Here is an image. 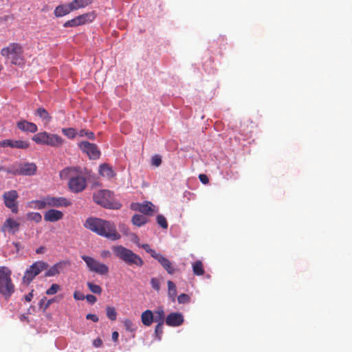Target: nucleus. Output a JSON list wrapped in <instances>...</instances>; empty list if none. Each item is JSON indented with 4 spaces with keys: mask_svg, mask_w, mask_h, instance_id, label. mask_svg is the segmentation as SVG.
I'll use <instances>...</instances> for the list:
<instances>
[{
    "mask_svg": "<svg viewBox=\"0 0 352 352\" xmlns=\"http://www.w3.org/2000/svg\"><path fill=\"white\" fill-rule=\"evenodd\" d=\"M164 323H157L155 329V334L156 338L160 340L163 334V326Z\"/></svg>",
    "mask_w": 352,
    "mask_h": 352,
    "instance_id": "nucleus-41",
    "label": "nucleus"
},
{
    "mask_svg": "<svg viewBox=\"0 0 352 352\" xmlns=\"http://www.w3.org/2000/svg\"><path fill=\"white\" fill-rule=\"evenodd\" d=\"M177 301L179 304H186L190 302V297L186 294H182L177 296Z\"/></svg>",
    "mask_w": 352,
    "mask_h": 352,
    "instance_id": "nucleus-43",
    "label": "nucleus"
},
{
    "mask_svg": "<svg viewBox=\"0 0 352 352\" xmlns=\"http://www.w3.org/2000/svg\"><path fill=\"white\" fill-rule=\"evenodd\" d=\"M78 135L80 137L86 136L88 139L93 140L95 138L94 133L91 131H87L86 129H81L78 131Z\"/></svg>",
    "mask_w": 352,
    "mask_h": 352,
    "instance_id": "nucleus-39",
    "label": "nucleus"
},
{
    "mask_svg": "<svg viewBox=\"0 0 352 352\" xmlns=\"http://www.w3.org/2000/svg\"><path fill=\"white\" fill-rule=\"evenodd\" d=\"M70 4H62L58 6L54 10V15L56 17H62L72 12Z\"/></svg>",
    "mask_w": 352,
    "mask_h": 352,
    "instance_id": "nucleus-22",
    "label": "nucleus"
},
{
    "mask_svg": "<svg viewBox=\"0 0 352 352\" xmlns=\"http://www.w3.org/2000/svg\"><path fill=\"white\" fill-rule=\"evenodd\" d=\"M11 147L17 148H26L29 146V144L23 140H4L0 142V147Z\"/></svg>",
    "mask_w": 352,
    "mask_h": 352,
    "instance_id": "nucleus-16",
    "label": "nucleus"
},
{
    "mask_svg": "<svg viewBox=\"0 0 352 352\" xmlns=\"http://www.w3.org/2000/svg\"><path fill=\"white\" fill-rule=\"evenodd\" d=\"M45 248L43 246H41L36 250V254H43L45 252Z\"/></svg>",
    "mask_w": 352,
    "mask_h": 352,
    "instance_id": "nucleus-56",
    "label": "nucleus"
},
{
    "mask_svg": "<svg viewBox=\"0 0 352 352\" xmlns=\"http://www.w3.org/2000/svg\"><path fill=\"white\" fill-rule=\"evenodd\" d=\"M107 316L111 320H116L117 318V312L113 307L108 306L106 308Z\"/></svg>",
    "mask_w": 352,
    "mask_h": 352,
    "instance_id": "nucleus-36",
    "label": "nucleus"
},
{
    "mask_svg": "<svg viewBox=\"0 0 352 352\" xmlns=\"http://www.w3.org/2000/svg\"><path fill=\"white\" fill-rule=\"evenodd\" d=\"M153 205L151 202L146 204H133L131 208L134 210L139 211L144 214L151 215L153 212Z\"/></svg>",
    "mask_w": 352,
    "mask_h": 352,
    "instance_id": "nucleus-17",
    "label": "nucleus"
},
{
    "mask_svg": "<svg viewBox=\"0 0 352 352\" xmlns=\"http://www.w3.org/2000/svg\"><path fill=\"white\" fill-rule=\"evenodd\" d=\"M168 295L172 302H175L177 297V287L172 280H168Z\"/></svg>",
    "mask_w": 352,
    "mask_h": 352,
    "instance_id": "nucleus-27",
    "label": "nucleus"
},
{
    "mask_svg": "<svg viewBox=\"0 0 352 352\" xmlns=\"http://www.w3.org/2000/svg\"><path fill=\"white\" fill-rule=\"evenodd\" d=\"M199 180L201 181V182L204 184H207L209 183V179H208V177L205 174H200L199 175Z\"/></svg>",
    "mask_w": 352,
    "mask_h": 352,
    "instance_id": "nucleus-49",
    "label": "nucleus"
},
{
    "mask_svg": "<svg viewBox=\"0 0 352 352\" xmlns=\"http://www.w3.org/2000/svg\"><path fill=\"white\" fill-rule=\"evenodd\" d=\"M141 320L144 326L149 327L154 321V314L151 310H146L141 314Z\"/></svg>",
    "mask_w": 352,
    "mask_h": 352,
    "instance_id": "nucleus-23",
    "label": "nucleus"
},
{
    "mask_svg": "<svg viewBox=\"0 0 352 352\" xmlns=\"http://www.w3.org/2000/svg\"><path fill=\"white\" fill-rule=\"evenodd\" d=\"M86 318L87 320H92L94 322H97L99 320L98 317L96 314H88L86 316Z\"/></svg>",
    "mask_w": 352,
    "mask_h": 352,
    "instance_id": "nucleus-50",
    "label": "nucleus"
},
{
    "mask_svg": "<svg viewBox=\"0 0 352 352\" xmlns=\"http://www.w3.org/2000/svg\"><path fill=\"white\" fill-rule=\"evenodd\" d=\"M184 321V316L179 312H172L166 317L165 322L169 327L181 326Z\"/></svg>",
    "mask_w": 352,
    "mask_h": 352,
    "instance_id": "nucleus-11",
    "label": "nucleus"
},
{
    "mask_svg": "<svg viewBox=\"0 0 352 352\" xmlns=\"http://www.w3.org/2000/svg\"><path fill=\"white\" fill-rule=\"evenodd\" d=\"M90 16L91 15L89 13L79 15L71 20L66 21L63 26L65 28H69L84 25L87 21H91V19H89Z\"/></svg>",
    "mask_w": 352,
    "mask_h": 352,
    "instance_id": "nucleus-14",
    "label": "nucleus"
},
{
    "mask_svg": "<svg viewBox=\"0 0 352 352\" xmlns=\"http://www.w3.org/2000/svg\"><path fill=\"white\" fill-rule=\"evenodd\" d=\"M147 253H149L153 258H155L156 255L159 253H157L154 250L151 249L148 244L144 243L141 246Z\"/></svg>",
    "mask_w": 352,
    "mask_h": 352,
    "instance_id": "nucleus-45",
    "label": "nucleus"
},
{
    "mask_svg": "<svg viewBox=\"0 0 352 352\" xmlns=\"http://www.w3.org/2000/svg\"><path fill=\"white\" fill-rule=\"evenodd\" d=\"M82 259L85 262L89 270L100 275H107L109 273V267L93 257L83 255Z\"/></svg>",
    "mask_w": 352,
    "mask_h": 352,
    "instance_id": "nucleus-7",
    "label": "nucleus"
},
{
    "mask_svg": "<svg viewBox=\"0 0 352 352\" xmlns=\"http://www.w3.org/2000/svg\"><path fill=\"white\" fill-rule=\"evenodd\" d=\"M154 258L160 263L168 274H173L177 272V270L173 263L161 254L159 253Z\"/></svg>",
    "mask_w": 352,
    "mask_h": 352,
    "instance_id": "nucleus-15",
    "label": "nucleus"
},
{
    "mask_svg": "<svg viewBox=\"0 0 352 352\" xmlns=\"http://www.w3.org/2000/svg\"><path fill=\"white\" fill-rule=\"evenodd\" d=\"M93 345L95 347H100L102 345V340L98 338L93 341Z\"/></svg>",
    "mask_w": 352,
    "mask_h": 352,
    "instance_id": "nucleus-51",
    "label": "nucleus"
},
{
    "mask_svg": "<svg viewBox=\"0 0 352 352\" xmlns=\"http://www.w3.org/2000/svg\"><path fill=\"white\" fill-rule=\"evenodd\" d=\"M192 271L197 276H201L204 274L203 263L201 261H197L192 264Z\"/></svg>",
    "mask_w": 352,
    "mask_h": 352,
    "instance_id": "nucleus-31",
    "label": "nucleus"
},
{
    "mask_svg": "<svg viewBox=\"0 0 352 352\" xmlns=\"http://www.w3.org/2000/svg\"><path fill=\"white\" fill-rule=\"evenodd\" d=\"M93 199L95 203L107 208H113V194L109 190H100L93 195Z\"/></svg>",
    "mask_w": 352,
    "mask_h": 352,
    "instance_id": "nucleus-6",
    "label": "nucleus"
},
{
    "mask_svg": "<svg viewBox=\"0 0 352 352\" xmlns=\"http://www.w3.org/2000/svg\"><path fill=\"white\" fill-rule=\"evenodd\" d=\"M85 298L91 304H94L97 300L96 297L92 294H87Z\"/></svg>",
    "mask_w": 352,
    "mask_h": 352,
    "instance_id": "nucleus-48",
    "label": "nucleus"
},
{
    "mask_svg": "<svg viewBox=\"0 0 352 352\" xmlns=\"http://www.w3.org/2000/svg\"><path fill=\"white\" fill-rule=\"evenodd\" d=\"M17 127L22 131L35 133L37 131V126L33 123L26 120H22L17 122Z\"/></svg>",
    "mask_w": 352,
    "mask_h": 352,
    "instance_id": "nucleus-20",
    "label": "nucleus"
},
{
    "mask_svg": "<svg viewBox=\"0 0 352 352\" xmlns=\"http://www.w3.org/2000/svg\"><path fill=\"white\" fill-rule=\"evenodd\" d=\"M54 302V298L47 300L46 298H43L39 302V305L41 307L43 308L44 311H45L50 306V305L52 303H53Z\"/></svg>",
    "mask_w": 352,
    "mask_h": 352,
    "instance_id": "nucleus-40",
    "label": "nucleus"
},
{
    "mask_svg": "<svg viewBox=\"0 0 352 352\" xmlns=\"http://www.w3.org/2000/svg\"><path fill=\"white\" fill-rule=\"evenodd\" d=\"M131 221L133 225L140 227L148 222V219L142 214H135L133 216Z\"/></svg>",
    "mask_w": 352,
    "mask_h": 352,
    "instance_id": "nucleus-28",
    "label": "nucleus"
},
{
    "mask_svg": "<svg viewBox=\"0 0 352 352\" xmlns=\"http://www.w3.org/2000/svg\"><path fill=\"white\" fill-rule=\"evenodd\" d=\"M151 163L152 166L158 167L162 163V158L160 155H153L151 158Z\"/></svg>",
    "mask_w": 352,
    "mask_h": 352,
    "instance_id": "nucleus-46",
    "label": "nucleus"
},
{
    "mask_svg": "<svg viewBox=\"0 0 352 352\" xmlns=\"http://www.w3.org/2000/svg\"><path fill=\"white\" fill-rule=\"evenodd\" d=\"M60 290V286L58 284H52L50 287L47 289L46 294L47 295H54L56 294Z\"/></svg>",
    "mask_w": 352,
    "mask_h": 352,
    "instance_id": "nucleus-44",
    "label": "nucleus"
},
{
    "mask_svg": "<svg viewBox=\"0 0 352 352\" xmlns=\"http://www.w3.org/2000/svg\"><path fill=\"white\" fill-rule=\"evenodd\" d=\"M99 173L101 176L111 179L114 177L115 173L111 167L107 164H102L100 166Z\"/></svg>",
    "mask_w": 352,
    "mask_h": 352,
    "instance_id": "nucleus-24",
    "label": "nucleus"
},
{
    "mask_svg": "<svg viewBox=\"0 0 352 352\" xmlns=\"http://www.w3.org/2000/svg\"><path fill=\"white\" fill-rule=\"evenodd\" d=\"M96 156L97 155H89V159L90 160H96Z\"/></svg>",
    "mask_w": 352,
    "mask_h": 352,
    "instance_id": "nucleus-57",
    "label": "nucleus"
},
{
    "mask_svg": "<svg viewBox=\"0 0 352 352\" xmlns=\"http://www.w3.org/2000/svg\"><path fill=\"white\" fill-rule=\"evenodd\" d=\"M18 197L19 194L15 190L6 191L3 195V199L5 206L15 214L19 211L17 201Z\"/></svg>",
    "mask_w": 352,
    "mask_h": 352,
    "instance_id": "nucleus-8",
    "label": "nucleus"
},
{
    "mask_svg": "<svg viewBox=\"0 0 352 352\" xmlns=\"http://www.w3.org/2000/svg\"><path fill=\"white\" fill-rule=\"evenodd\" d=\"M112 250L116 256L129 265H135L142 267L144 263L140 256L122 245H113Z\"/></svg>",
    "mask_w": 352,
    "mask_h": 352,
    "instance_id": "nucleus-3",
    "label": "nucleus"
},
{
    "mask_svg": "<svg viewBox=\"0 0 352 352\" xmlns=\"http://www.w3.org/2000/svg\"><path fill=\"white\" fill-rule=\"evenodd\" d=\"M87 285L89 288V289L92 293L96 294H101L102 289L100 286L96 285L91 282L87 283Z\"/></svg>",
    "mask_w": 352,
    "mask_h": 352,
    "instance_id": "nucleus-35",
    "label": "nucleus"
},
{
    "mask_svg": "<svg viewBox=\"0 0 352 352\" xmlns=\"http://www.w3.org/2000/svg\"><path fill=\"white\" fill-rule=\"evenodd\" d=\"M36 276L33 273L32 270L29 267L25 272L23 277V282L26 285H29Z\"/></svg>",
    "mask_w": 352,
    "mask_h": 352,
    "instance_id": "nucleus-32",
    "label": "nucleus"
},
{
    "mask_svg": "<svg viewBox=\"0 0 352 352\" xmlns=\"http://www.w3.org/2000/svg\"><path fill=\"white\" fill-rule=\"evenodd\" d=\"M74 298L76 300H83L85 298V296L83 294L75 292L74 294Z\"/></svg>",
    "mask_w": 352,
    "mask_h": 352,
    "instance_id": "nucleus-52",
    "label": "nucleus"
},
{
    "mask_svg": "<svg viewBox=\"0 0 352 352\" xmlns=\"http://www.w3.org/2000/svg\"><path fill=\"white\" fill-rule=\"evenodd\" d=\"M12 172L14 175H34L36 172V166L34 163L19 164Z\"/></svg>",
    "mask_w": 352,
    "mask_h": 352,
    "instance_id": "nucleus-10",
    "label": "nucleus"
},
{
    "mask_svg": "<svg viewBox=\"0 0 352 352\" xmlns=\"http://www.w3.org/2000/svg\"><path fill=\"white\" fill-rule=\"evenodd\" d=\"M157 223L164 229H166L168 228V223L166 218L162 215L158 214L156 218Z\"/></svg>",
    "mask_w": 352,
    "mask_h": 352,
    "instance_id": "nucleus-42",
    "label": "nucleus"
},
{
    "mask_svg": "<svg viewBox=\"0 0 352 352\" xmlns=\"http://www.w3.org/2000/svg\"><path fill=\"white\" fill-rule=\"evenodd\" d=\"M36 115L39 116L42 120L49 123L52 120V117L50 116L47 111L43 107H39L36 109Z\"/></svg>",
    "mask_w": 352,
    "mask_h": 352,
    "instance_id": "nucleus-29",
    "label": "nucleus"
},
{
    "mask_svg": "<svg viewBox=\"0 0 352 352\" xmlns=\"http://www.w3.org/2000/svg\"><path fill=\"white\" fill-rule=\"evenodd\" d=\"M63 217V213L55 209H50L47 211L44 214V219L45 221L56 222Z\"/></svg>",
    "mask_w": 352,
    "mask_h": 352,
    "instance_id": "nucleus-18",
    "label": "nucleus"
},
{
    "mask_svg": "<svg viewBox=\"0 0 352 352\" xmlns=\"http://www.w3.org/2000/svg\"><path fill=\"white\" fill-rule=\"evenodd\" d=\"M20 223L12 218H8L3 223L1 230L14 234L19 230Z\"/></svg>",
    "mask_w": 352,
    "mask_h": 352,
    "instance_id": "nucleus-12",
    "label": "nucleus"
},
{
    "mask_svg": "<svg viewBox=\"0 0 352 352\" xmlns=\"http://www.w3.org/2000/svg\"><path fill=\"white\" fill-rule=\"evenodd\" d=\"M62 133L69 138H74L78 135V131L74 128H63L62 129Z\"/></svg>",
    "mask_w": 352,
    "mask_h": 352,
    "instance_id": "nucleus-34",
    "label": "nucleus"
},
{
    "mask_svg": "<svg viewBox=\"0 0 352 352\" xmlns=\"http://www.w3.org/2000/svg\"><path fill=\"white\" fill-rule=\"evenodd\" d=\"M45 197L48 207H67L72 204V203L65 197H54L51 196H47Z\"/></svg>",
    "mask_w": 352,
    "mask_h": 352,
    "instance_id": "nucleus-13",
    "label": "nucleus"
},
{
    "mask_svg": "<svg viewBox=\"0 0 352 352\" xmlns=\"http://www.w3.org/2000/svg\"><path fill=\"white\" fill-rule=\"evenodd\" d=\"M92 0H74L69 3L72 10H77L80 8H83L90 5Z\"/></svg>",
    "mask_w": 352,
    "mask_h": 352,
    "instance_id": "nucleus-25",
    "label": "nucleus"
},
{
    "mask_svg": "<svg viewBox=\"0 0 352 352\" xmlns=\"http://www.w3.org/2000/svg\"><path fill=\"white\" fill-rule=\"evenodd\" d=\"M61 263H58L52 266L45 274V277L54 276L60 273V269L61 268Z\"/></svg>",
    "mask_w": 352,
    "mask_h": 352,
    "instance_id": "nucleus-30",
    "label": "nucleus"
},
{
    "mask_svg": "<svg viewBox=\"0 0 352 352\" xmlns=\"http://www.w3.org/2000/svg\"><path fill=\"white\" fill-rule=\"evenodd\" d=\"M124 326L125 329L129 332H134L136 330L135 325L133 323V322L130 319H124L123 321Z\"/></svg>",
    "mask_w": 352,
    "mask_h": 352,
    "instance_id": "nucleus-38",
    "label": "nucleus"
},
{
    "mask_svg": "<svg viewBox=\"0 0 352 352\" xmlns=\"http://www.w3.org/2000/svg\"><path fill=\"white\" fill-rule=\"evenodd\" d=\"M32 292H33V291H32L31 292H30L28 294H27L25 296V299L26 301H28V302L31 301L32 298H33Z\"/></svg>",
    "mask_w": 352,
    "mask_h": 352,
    "instance_id": "nucleus-54",
    "label": "nucleus"
},
{
    "mask_svg": "<svg viewBox=\"0 0 352 352\" xmlns=\"http://www.w3.org/2000/svg\"><path fill=\"white\" fill-rule=\"evenodd\" d=\"M49 265L46 262L39 261H36L32 265H31L29 267L32 270L33 273L37 276L41 272L47 270Z\"/></svg>",
    "mask_w": 352,
    "mask_h": 352,
    "instance_id": "nucleus-21",
    "label": "nucleus"
},
{
    "mask_svg": "<svg viewBox=\"0 0 352 352\" xmlns=\"http://www.w3.org/2000/svg\"><path fill=\"white\" fill-rule=\"evenodd\" d=\"M12 272L6 266L0 267V294L10 297L14 292V285L11 278Z\"/></svg>",
    "mask_w": 352,
    "mask_h": 352,
    "instance_id": "nucleus-4",
    "label": "nucleus"
},
{
    "mask_svg": "<svg viewBox=\"0 0 352 352\" xmlns=\"http://www.w3.org/2000/svg\"><path fill=\"white\" fill-rule=\"evenodd\" d=\"M1 54L8 60L11 64L23 66L25 58L23 47L17 43H10L1 50Z\"/></svg>",
    "mask_w": 352,
    "mask_h": 352,
    "instance_id": "nucleus-2",
    "label": "nucleus"
},
{
    "mask_svg": "<svg viewBox=\"0 0 352 352\" xmlns=\"http://www.w3.org/2000/svg\"><path fill=\"white\" fill-rule=\"evenodd\" d=\"M27 219L35 223H39L42 220V216L39 212H31L27 214Z\"/></svg>",
    "mask_w": 352,
    "mask_h": 352,
    "instance_id": "nucleus-33",
    "label": "nucleus"
},
{
    "mask_svg": "<svg viewBox=\"0 0 352 352\" xmlns=\"http://www.w3.org/2000/svg\"><path fill=\"white\" fill-rule=\"evenodd\" d=\"M79 147L82 152L85 154H100V151L95 144L84 141L79 144Z\"/></svg>",
    "mask_w": 352,
    "mask_h": 352,
    "instance_id": "nucleus-19",
    "label": "nucleus"
},
{
    "mask_svg": "<svg viewBox=\"0 0 352 352\" xmlns=\"http://www.w3.org/2000/svg\"><path fill=\"white\" fill-rule=\"evenodd\" d=\"M100 256L103 258H108L111 256V253L109 250H102L101 252H100Z\"/></svg>",
    "mask_w": 352,
    "mask_h": 352,
    "instance_id": "nucleus-53",
    "label": "nucleus"
},
{
    "mask_svg": "<svg viewBox=\"0 0 352 352\" xmlns=\"http://www.w3.org/2000/svg\"><path fill=\"white\" fill-rule=\"evenodd\" d=\"M151 284L152 287L156 290L157 292L160 291V280L156 278H152L151 280Z\"/></svg>",
    "mask_w": 352,
    "mask_h": 352,
    "instance_id": "nucleus-47",
    "label": "nucleus"
},
{
    "mask_svg": "<svg viewBox=\"0 0 352 352\" xmlns=\"http://www.w3.org/2000/svg\"><path fill=\"white\" fill-rule=\"evenodd\" d=\"M32 140L36 144L47 145L54 147H58L60 146L63 142V138L56 135L52 134L47 132H41L34 135L32 138Z\"/></svg>",
    "mask_w": 352,
    "mask_h": 352,
    "instance_id": "nucleus-5",
    "label": "nucleus"
},
{
    "mask_svg": "<svg viewBox=\"0 0 352 352\" xmlns=\"http://www.w3.org/2000/svg\"><path fill=\"white\" fill-rule=\"evenodd\" d=\"M69 188L73 192H82L87 186V182L85 177L81 176L74 177L69 181Z\"/></svg>",
    "mask_w": 352,
    "mask_h": 352,
    "instance_id": "nucleus-9",
    "label": "nucleus"
},
{
    "mask_svg": "<svg viewBox=\"0 0 352 352\" xmlns=\"http://www.w3.org/2000/svg\"><path fill=\"white\" fill-rule=\"evenodd\" d=\"M32 203L34 204V207L38 210H42L47 206L46 197L41 200L33 201Z\"/></svg>",
    "mask_w": 352,
    "mask_h": 352,
    "instance_id": "nucleus-37",
    "label": "nucleus"
},
{
    "mask_svg": "<svg viewBox=\"0 0 352 352\" xmlns=\"http://www.w3.org/2000/svg\"><path fill=\"white\" fill-rule=\"evenodd\" d=\"M84 226L85 228L111 241L120 239V234L117 232L116 225L109 221L96 217H89L86 219Z\"/></svg>",
    "mask_w": 352,
    "mask_h": 352,
    "instance_id": "nucleus-1",
    "label": "nucleus"
},
{
    "mask_svg": "<svg viewBox=\"0 0 352 352\" xmlns=\"http://www.w3.org/2000/svg\"><path fill=\"white\" fill-rule=\"evenodd\" d=\"M118 336H119V334H118V332L117 331H113L112 333V340L114 341V342H117L118 340Z\"/></svg>",
    "mask_w": 352,
    "mask_h": 352,
    "instance_id": "nucleus-55",
    "label": "nucleus"
},
{
    "mask_svg": "<svg viewBox=\"0 0 352 352\" xmlns=\"http://www.w3.org/2000/svg\"><path fill=\"white\" fill-rule=\"evenodd\" d=\"M154 321L157 323H164L166 320L165 312L162 307H159L153 312Z\"/></svg>",
    "mask_w": 352,
    "mask_h": 352,
    "instance_id": "nucleus-26",
    "label": "nucleus"
}]
</instances>
